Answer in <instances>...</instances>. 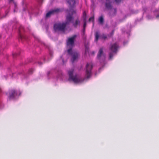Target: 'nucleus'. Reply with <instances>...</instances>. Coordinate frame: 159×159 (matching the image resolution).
Returning a JSON list of instances; mask_svg holds the SVG:
<instances>
[{
	"mask_svg": "<svg viewBox=\"0 0 159 159\" xmlns=\"http://www.w3.org/2000/svg\"><path fill=\"white\" fill-rule=\"evenodd\" d=\"M84 25H83V28L85 29L86 25V20L85 19V18L84 19Z\"/></svg>",
	"mask_w": 159,
	"mask_h": 159,
	"instance_id": "dca6fc26",
	"label": "nucleus"
},
{
	"mask_svg": "<svg viewBox=\"0 0 159 159\" xmlns=\"http://www.w3.org/2000/svg\"><path fill=\"white\" fill-rule=\"evenodd\" d=\"M105 6L108 9H110L111 8V6L110 3H106Z\"/></svg>",
	"mask_w": 159,
	"mask_h": 159,
	"instance_id": "ddd939ff",
	"label": "nucleus"
},
{
	"mask_svg": "<svg viewBox=\"0 0 159 159\" xmlns=\"http://www.w3.org/2000/svg\"><path fill=\"white\" fill-rule=\"evenodd\" d=\"M76 37V35H74L71 37L68 38L67 41V45L69 48H71L68 50V53L71 55L72 59L71 61L72 63L74 62L78 58L79 56V54L76 52H72V48L74 45V40Z\"/></svg>",
	"mask_w": 159,
	"mask_h": 159,
	"instance_id": "f257e3e1",
	"label": "nucleus"
},
{
	"mask_svg": "<svg viewBox=\"0 0 159 159\" xmlns=\"http://www.w3.org/2000/svg\"><path fill=\"white\" fill-rule=\"evenodd\" d=\"M39 65H41L42 64V63L41 62H39Z\"/></svg>",
	"mask_w": 159,
	"mask_h": 159,
	"instance_id": "bb28decb",
	"label": "nucleus"
},
{
	"mask_svg": "<svg viewBox=\"0 0 159 159\" xmlns=\"http://www.w3.org/2000/svg\"><path fill=\"white\" fill-rule=\"evenodd\" d=\"M113 56V54L112 52H111L109 54V58L110 59H111Z\"/></svg>",
	"mask_w": 159,
	"mask_h": 159,
	"instance_id": "f3484780",
	"label": "nucleus"
},
{
	"mask_svg": "<svg viewBox=\"0 0 159 159\" xmlns=\"http://www.w3.org/2000/svg\"><path fill=\"white\" fill-rule=\"evenodd\" d=\"M22 28H23V27L22 26H21L20 27V28L19 30L20 32L21 31V29Z\"/></svg>",
	"mask_w": 159,
	"mask_h": 159,
	"instance_id": "5701e85b",
	"label": "nucleus"
},
{
	"mask_svg": "<svg viewBox=\"0 0 159 159\" xmlns=\"http://www.w3.org/2000/svg\"><path fill=\"white\" fill-rule=\"evenodd\" d=\"M100 39H104V40H106L107 39V36L106 35L104 34H102L100 37Z\"/></svg>",
	"mask_w": 159,
	"mask_h": 159,
	"instance_id": "4468645a",
	"label": "nucleus"
},
{
	"mask_svg": "<svg viewBox=\"0 0 159 159\" xmlns=\"http://www.w3.org/2000/svg\"><path fill=\"white\" fill-rule=\"evenodd\" d=\"M159 15H157V17H159Z\"/></svg>",
	"mask_w": 159,
	"mask_h": 159,
	"instance_id": "cd10ccee",
	"label": "nucleus"
},
{
	"mask_svg": "<svg viewBox=\"0 0 159 159\" xmlns=\"http://www.w3.org/2000/svg\"><path fill=\"white\" fill-rule=\"evenodd\" d=\"M34 71V70L33 69H30L29 70V73L30 74L32 73Z\"/></svg>",
	"mask_w": 159,
	"mask_h": 159,
	"instance_id": "6ab92c4d",
	"label": "nucleus"
},
{
	"mask_svg": "<svg viewBox=\"0 0 159 159\" xmlns=\"http://www.w3.org/2000/svg\"><path fill=\"white\" fill-rule=\"evenodd\" d=\"M118 47L117 44L116 43H115L111 45L110 49L112 52L116 53Z\"/></svg>",
	"mask_w": 159,
	"mask_h": 159,
	"instance_id": "1a4fd4ad",
	"label": "nucleus"
},
{
	"mask_svg": "<svg viewBox=\"0 0 159 159\" xmlns=\"http://www.w3.org/2000/svg\"><path fill=\"white\" fill-rule=\"evenodd\" d=\"M71 22H72L73 24V26L74 27L76 28L78 25H80V21L79 20L78 16H77V19L75 20L74 22L72 21Z\"/></svg>",
	"mask_w": 159,
	"mask_h": 159,
	"instance_id": "9d476101",
	"label": "nucleus"
},
{
	"mask_svg": "<svg viewBox=\"0 0 159 159\" xmlns=\"http://www.w3.org/2000/svg\"><path fill=\"white\" fill-rule=\"evenodd\" d=\"M114 33V30H113L112 31V32L111 33V35H112Z\"/></svg>",
	"mask_w": 159,
	"mask_h": 159,
	"instance_id": "b1692460",
	"label": "nucleus"
},
{
	"mask_svg": "<svg viewBox=\"0 0 159 159\" xmlns=\"http://www.w3.org/2000/svg\"><path fill=\"white\" fill-rule=\"evenodd\" d=\"M94 53H95V52H92V54L93 55H94Z\"/></svg>",
	"mask_w": 159,
	"mask_h": 159,
	"instance_id": "a878e982",
	"label": "nucleus"
},
{
	"mask_svg": "<svg viewBox=\"0 0 159 159\" xmlns=\"http://www.w3.org/2000/svg\"><path fill=\"white\" fill-rule=\"evenodd\" d=\"M20 37L21 38V39L22 38V37L21 36H20Z\"/></svg>",
	"mask_w": 159,
	"mask_h": 159,
	"instance_id": "7c9ffc66",
	"label": "nucleus"
},
{
	"mask_svg": "<svg viewBox=\"0 0 159 159\" xmlns=\"http://www.w3.org/2000/svg\"><path fill=\"white\" fill-rule=\"evenodd\" d=\"M83 17L84 19L85 18V19H86V14L85 11H84L83 12Z\"/></svg>",
	"mask_w": 159,
	"mask_h": 159,
	"instance_id": "aec40b11",
	"label": "nucleus"
},
{
	"mask_svg": "<svg viewBox=\"0 0 159 159\" xmlns=\"http://www.w3.org/2000/svg\"><path fill=\"white\" fill-rule=\"evenodd\" d=\"M121 0H115V2L116 3H120Z\"/></svg>",
	"mask_w": 159,
	"mask_h": 159,
	"instance_id": "4be33fe9",
	"label": "nucleus"
},
{
	"mask_svg": "<svg viewBox=\"0 0 159 159\" xmlns=\"http://www.w3.org/2000/svg\"><path fill=\"white\" fill-rule=\"evenodd\" d=\"M115 11H116V9H115Z\"/></svg>",
	"mask_w": 159,
	"mask_h": 159,
	"instance_id": "c756f323",
	"label": "nucleus"
},
{
	"mask_svg": "<svg viewBox=\"0 0 159 159\" xmlns=\"http://www.w3.org/2000/svg\"><path fill=\"white\" fill-rule=\"evenodd\" d=\"M99 38V32H96L95 33V41L97 42Z\"/></svg>",
	"mask_w": 159,
	"mask_h": 159,
	"instance_id": "9b49d317",
	"label": "nucleus"
},
{
	"mask_svg": "<svg viewBox=\"0 0 159 159\" xmlns=\"http://www.w3.org/2000/svg\"><path fill=\"white\" fill-rule=\"evenodd\" d=\"M85 29L83 28V38L85 39L86 38V35H85Z\"/></svg>",
	"mask_w": 159,
	"mask_h": 159,
	"instance_id": "2eb2a0df",
	"label": "nucleus"
},
{
	"mask_svg": "<svg viewBox=\"0 0 159 159\" xmlns=\"http://www.w3.org/2000/svg\"><path fill=\"white\" fill-rule=\"evenodd\" d=\"M74 71V70L73 69H71L68 71L69 80H72L75 83H81L83 81V80L82 79L80 78H78L77 75H73Z\"/></svg>",
	"mask_w": 159,
	"mask_h": 159,
	"instance_id": "7ed1b4c3",
	"label": "nucleus"
},
{
	"mask_svg": "<svg viewBox=\"0 0 159 159\" xmlns=\"http://www.w3.org/2000/svg\"><path fill=\"white\" fill-rule=\"evenodd\" d=\"M77 0H68L67 1V3L69 4V7H70V10H67L66 11L68 13V14H70V13H71V15L76 14V11L72 9L71 8L75 6V2Z\"/></svg>",
	"mask_w": 159,
	"mask_h": 159,
	"instance_id": "20e7f679",
	"label": "nucleus"
},
{
	"mask_svg": "<svg viewBox=\"0 0 159 159\" xmlns=\"http://www.w3.org/2000/svg\"><path fill=\"white\" fill-rule=\"evenodd\" d=\"M98 22L99 23L102 25L104 22V19L102 16H101L98 19Z\"/></svg>",
	"mask_w": 159,
	"mask_h": 159,
	"instance_id": "f8f14e48",
	"label": "nucleus"
},
{
	"mask_svg": "<svg viewBox=\"0 0 159 159\" xmlns=\"http://www.w3.org/2000/svg\"><path fill=\"white\" fill-rule=\"evenodd\" d=\"M17 95V91L14 89H12L9 91V97L10 99H13L16 97Z\"/></svg>",
	"mask_w": 159,
	"mask_h": 159,
	"instance_id": "6e6552de",
	"label": "nucleus"
},
{
	"mask_svg": "<svg viewBox=\"0 0 159 159\" xmlns=\"http://www.w3.org/2000/svg\"><path fill=\"white\" fill-rule=\"evenodd\" d=\"M97 58L99 60H102L104 61L105 58V55L103 53V49L102 48H101L99 49L98 52L97 56Z\"/></svg>",
	"mask_w": 159,
	"mask_h": 159,
	"instance_id": "423d86ee",
	"label": "nucleus"
},
{
	"mask_svg": "<svg viewBox=\"0 0 159 159\" xmlns=\"http://www.w3.org/2000/svg\"><path fill=\"white\" fill-rule=\"evenodd\" d=\"M88 48L86 46L85 48V52L86 53L87 52H88Z\"/></svg>",
	"mask_w": 159,
	"mask_h": 159,
	"instance_id": "412c9836",
	"label": "nucleus"
},
{
	"mask_svg": "<svg viewBox=\"0 0 159 159\" xmlns=\"http://www.w3.org/2000/svg\"><path fill=\"white\" fill-rule=\"evenodd\" d=\"M9 2H13V0H9Z\"/></svg>",
	"mask_w": 159,
	"mask_h": 159,
	"instance_id": "393cba45",
	"label": "nucleus"
},
{
	"mask_svg": "<svg viewBox=\"0 0 159 159\" xmlns=\"http://www.w3.org/2000/svg\"><path fill=\"white\" fill-rule=\"evenodd\" d=\"M60 11L61 10L60 9L57 8L54 9L50 11L48 13H47L46 15V17H49L51 16V15L55 13H57L59 12H60Z\"/></svg>",
	"mask_w": 159,
	"mask_h": 159,
	"instance_id": "0eeeda50",
	"label": "nucleus"
},
{
	"mask_svg": "<svg viewBox=\"0 0 159 159\" xmlns=\"http://www.w3.org/2000/svg\"><path fill=\"white\" fill-rule=\"evenodd\" d=\"M86 76L89 78L91 75V70L93 68V64L91 63H88L86 65Z\"/></svg>",
	"mask_w": 159,
	"mask_h": 159,
	"instance_id": "39448f33",
	"label": "nucleus"
},
{
	"mask_svg": "<svg viewBox=\"0 0 159 159\" xmlns=\"http://www.w3.org/2000/svg\"><path fill=\"white\" fill-rule=\"evenodd\" d=\"M74 18L72 15L68 14L66 17V20L65 22L58 23L55 24L54 25V29L55 31H64L66 25H68L73 20Z\"/></svg>",
	"mask_w": 159,
	"mask_h": 159,
	"instance_id": "f03ea898",
	"label": "nucleus"
},
{
	"mask_svg": "<svg viewBox=\"0 0 159 159\" xmlns=\"http://www.w3.org/2000/svg\"><path fill=\"white\" fill-rule=\"evenodd\" d=\"M89 21H92L93 22H94V16L91 17H90L89 20ZM94 25V23H93V25Z\"/></svg>",
	"mask_w": 159,
	"mask_h": 159,
	"instance_id": "a211bd4d",
	"label": "nucleus"
},
{
	"mask_svg": "<svg viewBox=\"0 0 159 159\" xmlns=\"http://www.w3.org/2000/svg\"><path fill=\"white\" fill-rule=\"evenodd\" d=\"M109 0H106V1H107V2H108V1H109Z\"/></svg>",
	"mask_w": 159,
	"mask_h": 159,
	"instance_id": "c85d7f7f",
	"label": "nucleus"
},
{
	"mask_svg": "<svg viewBox=\"0 0 159 159\" xmlns=\"http://www.w3.org/2000/svg\"><path fill=\"white\" fill-rule=\"evenodd\" d=\"M15 6H16V3H15Z\"/></svg>",
	"mask_w": 159,
	"mask_h": 159,
	"instance_id": "2f4dec72",
	"label": "nucleus"
}]
</instances>
